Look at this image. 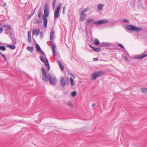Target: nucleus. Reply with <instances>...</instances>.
Returning a JSON list of instances; mask_svg holds the SVG:
<instances>
[{"mask_svg":"<svg viewBox=\"0 0 147 147\" xmlns=\"http://www.w3.org/2000/svg\"><path fill=\"white\" fill-rule=\"evenodd\" d=\"M126 27L129 30L133 31L136 32L141 31L142 30V28L136 27L133 25H126Z\"/></svg>","mask_w":147,"mask_h":147,"instance_id":"nucleus-1","label":"nucleus"},{"mask_svg":"<svg viewBox=\"0 0 147 147\" xmlns=\"http://www.w3.org/2000/svg\"><path fill=\"white\" fill-rule=\"evenodd\" d=\"M48 80H49V82L50 84L52 85H55L57 82V80L56 78L54 76H52L51 74H48Z\"/></svg>","mask_w":147,"mask_h":147,"instance_id":"nucleus-2","label":"nucleus"},{"mask_svg":"<svg viewBox=\"0 0 147 147\" xmlns=\"http://www.w3.org/2000/svg\"><path fill=\"white\" fill-rule=\"evenodd\" d=\"M104 72L102 71H99L92 74V80H96L98 77L104 75Z\"/></svg>","mask_w":147,"mask_h":147,"instance_id":"nucleus-3","label":"nucleus"},{"mask_svg":"<svg viewBox=\"0 0 147 147\" xmlns=\"http://www.w3.org/2000/svg\"><path fill=\"white\" fill-rule=\"evenodd\" d=\"M41 70L42 71V80L45 82H46L48 81V74L47 75L46 70L44 67H42L41 68Z\"/></svg>","mask_w":147,"mask_h":147,"instance_id":"nucleus-4","label":"nucleus"},{"mask_svg":"<svg viewBox=\"0 0 147 147\" xmlns=\"http://www.w3.org/2000/svg\"><path fill=\"white\" fill-rule=\"evenodd\" d=\"M61 7V4H60L59 5V6L56 7V9L54 11V18L55 19L57 18L59 16V12L60 9V7Z\"/></svg>","mask_w":147,"mask_h":147,"instance_id":"nucleus-5","label":"nucleus"},{"mask_svg":"<svg viewBox=\"0 0 147 147\" xmlns=\"http://www.w3.org/2000/svg\"><path fill=\"white\" fill-rule=\"evenodd\" d=\"M44 13L45 17H48L49 15V8L47 3L45 6L44 7Z\"/></svg>","mask_w":147,"mask_h":147,"instance_id":"nucleus-6","label":"nucleus"},{"mask_svg":"<svg viewBox=\"0 0 147 147\" xmlns=\"http://www.w3.org/2000/svg\"><path fill=\"white\" fill-rule=\"evenodd\" d=\"M109 20H100L98 21H95L94 22L95 24L100 25L101 24H103L108 22Z\"/></svg>","mask_w":147,"mask_h":147,"instance_id":"nucleus-7","label":"nucleus"},{"mask_svg":"<svg viewBox=\"0 0 147 147\" xmlns=\"http://www.w3.org/2000/svg\"><path fill=\"white\" fill-rule=\"evenodd\" d=\"M60 81L61 83V86L63 88H64L66 84V82L65 80L64 77H62L61 78H60Z\"/></svg>","mask_w":147,"mask_h":147,"instance_id":"nucleus-8","label":"nucleus"},{"mask_svg":"<svg viewBox=\"0 0 147 147\" xmlns=\"http://www.w3.org/2000/svg\"><path fill=\"white\" fill-rule=\"evenodd\" d=\"M42 19L43 20L44 22V27L46 28L47 27V20L45 16L43 15L42 16Z\"/></svg>","mask_w":147,"mask_h":147,"instance_id":"nucleus-9","label":"nucleus"},{"mask_svg":"<svg viewBox=\"0 0 147 147\" xmlns=\"http://www.w3.org/2000/svg\"><path fill=\"white\" fill-rule=\"evenodd\" d=\"M86 18V15L84 13L81 12L80 16V21H83Z\"/></svg>","mask_w":147,"mask_h":147,"instance_id":"nucleus-10","label":"nucleus"},{"mask_svg":"<svg viewBox=\"0 0 147 147\" xmlns=\"http://www.w3.org/2000/svg\"><path fill=\"white\" fill-rule=\"evenodd\" d=\"M147 57V54H145L142 55L141 56L138 55L135 56L134 58L136 59H142L144 58Z\"/></svg>","mask_w":147,"mask_h":147,"instance_id":"nucleus-11","label":"nucleus"},{"mask_svg":"<svg viewBox=\"0 0 147 147\" xmlns=\"http://www.w3.org/2000/svg\"><path fill=\"white\" fill-rule=\"evenodd\" d=\"M2 26L5 28L6 30H11V25H9L4 24Z\"/></svg>","mask_w":147,"mask_h":147,"instance_id":"nucleus-12","label":"nucleus"},{"mask_svg":"<svg viewBox=\"0 0 147 147\" xmlns=\"http://www.w3.org/2000/svg\"><path fill=\"white\" fill-rule=\"evenodd\" d=\"M45 63L46 66L48 68L47 71H49L50 68L48 60L46 57L45 58Z\"/></svg>","mask_w":147,"mask_h":147,"instance_id":"nucleus-13","label":"nucleus"},{"mask_svg":"<svg viewBox=\"0 0 147 147\" xmlns=\"http://www.w3.org/2000/svg\"><path fill=\"white\" fill-rule=\"evenodd\" d=\"M55 33V31L53 30V28H52L50 33V38L51 40H52L53 39V35Z\"/></svg>","mask_w":147,"mask_h":147,"instance_id":"nucleus-14","label":"nucleus"},{"mask_svg":"<svg viewBox=\"0 0 147 147\" xmlns=\"http://www.w3.org/2000/svg\"><path fill=\"white\" fill-rule=\"evenodd\" d=\"M137 6L139 8H142L143 7L142 3L141 0H138V3L137 4Z\"/></svg>","mask_w":147,"mask_h":147,"instance_id":"nucleus-15","label":"nucleus"},{"mask_svg":"<svg viewBox=\"0 0 147 147\" xmlns=\"http://www.w3.org/2000/svg\"><path fill=\"white\" fill-rule=\"evenodd\" d=\"M52 51L53 55L54 56H56V54L55 53V49L56 48V45L54 44L52 45Z\"/></svg>","mask_w":147,"mask_h":147,"instance_id":"nucleus-16","label":"nucleus"},{"mask_svg":"<svg viewBox=\"0 0 147 147\" xmlns=\"http://www.w3.org/2000/svg\"><path fill=\"white\" fill-rule=\"evenodd\" d=\"M33 33H32L33 35L34 34L35 35H38L39 33L40 32V30L38 29H36L35 30V31H34V29L33 30Z\"/></svg>","mask_w":147,"mask_h":147,"instance_id":"nucleus-17","label":"nucleus"},{"mask_svg":"<svg viewBox=\"0 0 147 147\" xmlns=\"http://www.w3.org/2000/svg\"><path fill=\"white\" fill-rule=\"evenodd\" d=\"M94 44L96 46H98L100 44L99 40L97 38H95L94 40Z\"/></svg>","mask_w":147,"mask_h":147,"instance_id":"nucleus-18","label":"nucleus"},{"mask_svg":"<svg viewBox=\"0 0 147 147\" xmlns=\"http://www.w3.org/2000/svg\"><path fill=\"white\" fill-rule=\"evenodd\" d=\"M92 50L95 52H98L100 51L101 49L99 48L94 47H92Z\"/></svg>","mask_w":147,"mask_h":147,"instance_id":"nucleus-19","label":"nucleus"},{"mask_svg":"<svg viewBox=\"0 0 147 147\" xmlns=\"http://www.w3.org/2000/svg\"><path fill=\"white\" fill-rule=\"evenodd\" d=\"M36 46L37 51L39 52L41 50L40 47L38 44H36Z\"/></svg>","mask_w":147,"mask_h":147,"instance_id":"nucleus-20","label":"nucleus"},{"mask_svg":"<svg viewBox=\"0 0 147 147\" xmlns=\"http://www.w3.org/2000/svg\"><path fill=\"white\" fill-rule=\"evenodd\" d=\"M28 42H30L31 41L30 32V31H28Z\"/></svg>","mask_w":147,"mask_h":147,"instance_id":"nucleus-21","label":"nucleus"},{"mask_svg":"<svg viewBox=\"0 0 147 147\" xmlns=\"http://www.w3.org/2000/svg\"><path fill=\"white\" fill-rule=\"evenodd\" d=\"M104 6V5L103 4H99L98 5V9L99 10H101L102 9Z\"/></svg>","mask_w":147,"mask_h":147,"instance_id":"nucleus-22","label":"nucleus"},{"mask_svg":"<svg viewBox=\"0 0 147 147\" xmlns=\"http://www.w3.org/2000/svg\"><path fill=\"white\" fill-rule=\"evenodd\" d=\"M103 44H104V47H106L107 46H111L112 44L110 43L106 42H103Z\"/></svg>","mask_w":147,"mask_h":147,"instance_id":"nucleus-23","label":"nucleus"},{"mask_svg":"<svg viewBox=\"0 0 147 147\" xmlns=\"http://www.w3.org/2000/svg\"><path fill=\"white\" fill-rule=\"evenodd\" d=\"M58 63L59 66L60 68H61V70H63L64 69V67L63 66V65L62 64V63L61 62L58 61Z\"/></svg>","mask_w":147,"mask_h":147,"instance_id":"nucleus-24","label":"nucleus"},{"mask_svg":"<svg viewBox=\"0 0 147 147\" xmlns=\"http://www.w3.org/2000/svg\"><path fill=\"white\" fill-rule=\"evenodd\" d=\"M70 80L71 85L72 86H74L75 85V83L74 82V80L71 77H70Z\"/></svg>","mask_w":147,"mask_h":147,"instance_id":"nucleus-25","label":"nucleus"},{"mask_svg":"<svg viewBox=\"0 0 147 147\" xmlns=\"http://www.w3.org/2000/svg\"><path fill=\"white\" fill-rule=\"evenodd\" d=\"M38 16L39 18H40L42 14V10L41 9H39L38 11Z\"/></svg>","mask_w":147,"mask_h":147,"instance_id":"nucleus-26","label":"nucleus"},{"mask_svg":"<svg viewBox=\"0 0 147 147\" xmlns=\"http://www.w3.org/2000/svg\"><path fill=\"white\" fill-rule=\"evenodd\" d=\"M30 52H32L34 50L33 47H28L26 48Z\"/></svg>","mask_w":147,"mask_h":147,"instance_id":"nucleus-27","label":"nucleus"},{"mask_svg":"<svg viewBox=\"0 0 147 147\" xmlns=\"http://www.w3.org/2000/svg\"><path fill=\"white\" fill-rule=\"evenodd\" d=\"M68 106L72 108L73 107V105L72 104L71 101H69L67 103Z\"/></svg>","mask_w":147,"mask_h":147,"instance_id":"nucleus-28","label":"nucleus"},{"mask_svg":"<svg viewBox=\"0 0 147 147\" xmlns=\"http://www.w3.org/2000/svg\"><path fill=\"white\" fill-rule=\"evenodd\" d=\"M76 94L77 92L76 91H73L71 93V96L73 97H75L76 96Z\"/></svg>","mask_w":147,"mask_h":147,"instance_id":"nucleus-29","label":"nucleus"},{"mask_svg":"<svg viewBox=\"0 0 147 147\" xmlns=\"http://www.w3.org/2000/svg\"><path fill=\"white\" fill-rule=\"evenodd\" d=\"M141 91L143 93L147 92V88H141Z\"/></svg>","mask_w":147,"mask_h":147,"instance_id":"nucleus-30","label":"nucleus"},{"mask_svg":"<svg viewBox=\"0 0 147 147\" xmlns=\"http://www.w3.org/2000/svg\"><path fill=\"white\" fill-rule=\"evenodd\" d=\"M8 47H9L10 48L12 49H15V46L14 45H9L7 46Z\"/></svg>","mask_w":147,"mask_h":147,"instance_id":"nucleus-31","label":"nucleus"},{"mask_svg":"<svg viewBox=\"0 0 147 147\" xmlns=\"http://www.w3.org/2000/svg\"><path fill=\"white\" fill-rule=\"evenodd\" d=\"M0 49L2 50L3 51H4L6 50V48L4 46H0Z\"/></svg>","mask_w":147,"mask_h":147,"instance_id":"nucleus-32","label":"nucleus"},{"mask_svg":"<svg viewBox=\"0 0 147 147\" xmlns=\"http://www.w3.org/2000/svg\"><path fill=\"white\" fill-rule=\"evenodd\" d=\"M89 9V8L88 7L86 8L83 10H82L81 12H82V13H84L85 12L87 11Z\"/></svg>","mask_w":147,"mask_h":147,"instance_id":"nucleus-33","label":"nucleus"},{"mask_svg":"<svg viewBox=\"0 0 147 147\" xmlns=\"http://www.w3.org/2000/svg\"><path fill=\"white\" fill-rule=\"evenodd\" d=\"M40 59L41 60V61L43 62V63H45V61L44 60L43 57L42 56H40Z\"/></svg>","mask_w":147,"mask_h":147,"instance_id":"nucleus-34","label":"nucleus"},{"mask_svg":"<svg viewBox=\"0 0 147 147\" xmlns=\"http://www.w3.org/2000/svg\"><path fill=\"white\" fill-rule=\"evenodd\" d=\"M88 40L86 41L87 42V45H88V46L90 47L91 48H92V44H91V42H88Z\"/></svg>","mask_w":147,"mask_h":147,"instance_id":"nucleus-35","label":"nucleus"},{"mask_svg":"<svg viewBox=\"0 0 147 147\" xmlns=\"http://www.w3.org/2000/svg\"><path fill=\"white\" fill-rule=\"evenodd\" d=\"M34 12H35V10L34 11H33V12L32 13V14L31 15H29V16L27 18V19L28 20H29L31 17L34 14Z\"/></svg>","mask_w":147,"mask_h":147,"instance_id":"nucleus-36","label":"nucleus"},{"mask_svg":"<svg viewBox=\"0 0 147 147\" xmlns=\"http://www.w3.org/2000/svg\"><path fill=\"white\" fill-rule=\"evenodd\" d=\"M56 3V0H53V8H55V5Z\"/></svg>","mask_w":147,"mask_h":147,"instance_id":"nucleus-37","label":"nucleus"},{"mask_svg":"<svg viewBox=\"0 0 147 147\" xmlns=\"http://www.w3.org/2000/svg\"><path fill=\"white\" fill-rule=\"evenodd\" d=\"M42 22V20L41 19H40L38 20H37V22H36V23H37L38 24H39L40 23H41Z\"/></svg>","mask_w":147,"mask_h":147,"instance_id":"nucleus-38","label":"nucleus"},{"mask_svg":"<svg viewBox=\"0 0 147 147\" xmlns=\"http://www.w3.org/2000/svg\"><path fill=\"white\" fill-rule=\"evenodd\" d=\"M118 45L119 47H120L121 48H123L124 49H125L124 47L120 43H118Z\"/></svg>","mask_w":147,"mask_h":147,"instance_id":"nucleus-39","label":"nucleus"},{"mask_svg":"<svg viewBox=\"0 0 147 147\" xmlns=\"http://www.w3.org/2000/svg\"><path fill=\"white\" fill-rule=\"evenodd\" d=\"M92 22V19H91L90 20L89 19H87L86 22V23H88L90 22Z\"/></svg>","mask_w":147,"mask_h":147,"instance_id":"nucleus-40","label":"nucleus"},{"mask_svg":"<svg viewBox=\"0 0 147 147\" xmlns=\"http://www.w3.org/2000/svg\"><path fill=\"white\" fill-rule=\"evenodd\" d=\"M39 52L41 53L43 55L45 56V58L46 57V55L42 50Z\"/></svg>","mask_w":147,"mask_h":147,"instance_id":"nucleus-41","label":"nucleus"},{"mask_svg":"<svg viewBox=\"0 0 147 147\" xmlns=\"http://www.w3.org/2000/svg\"><path fill=\"white\" fill-rule=\"evenodd\" d=\"M123 21L125 22L128 23L129 22V20L127 19H124L123 20Z\"/></svg>","mask_w":147,"mask_h":147,"instance_id":"nucleus-42","label":"nucleus"},{"mask_svg":"<svg viewBox=\"0 0 147 147\" xmlns=\"http://www.w3.org/2000/svg\"><path fill=\"white\" fill-rule=\"evenodd\" d=\"M40 35L41 38H42L43 36V33L42 32H41L40 33Z\"/></svg>","mask_w":147,"mask_h":147,"instance_id":"nucleus-43","label":"nucleus"},{"mask_svg":"<svg viewBox=\"0 0 147 147\" xmlns=\"http://www.w3.org/2000/svg\"><path fill=\"white\" fill-rule=\"evenodd\" d=\"M66 10V8L65 7H63V13L64 14V13L65 11Z\"/></svg>","mask_w":147,"mask_h":147,"instance_id":"nucleus-44","label":"nucleus"},{"mask_svg":"<svg viewBox=\"0 0 147 147\" xmlns=\"http://www.w3.org/2000/svg\"><path fill=\"white\" fill-rule=\"evenodd\" d=\"M98 58H94L93 59V60L94 61H97L98 60Z\"/></svg>","mask_w":147,"mask_h":147,"instance_id":"nucleus-45","label":"nucleus"},{"mask_svg":"<svg viewBox=\"0 0 147 147\" xmlns=\"http://www.w3.org/2000/svg\"><path fill=\"white\" fill-rule=\"evenodd\" d=\"M3 31V28H0V33H2Z\"/></svg>","mask_w":147,"mask_h":147,"instance_id":"nucleus-46","label":"nucleus"},{"mask_svg":"<svg viewBox=\"0 0 147 147\" xmlns=\"http://www.w3.org/2000/svg\"><path fill=\"white\" fill-rule=\"evenodd\" d=\"M123 58H124V59L127 61H128L129 60V59H128L127 58V57H126V56H124L123 57Z\"/></svg>","mask_w":147,"mask_h":147,"instance_id":"nucleus-47","label":"nucleus"},{"mask_svg":"<svg viewBox=\"0 0 147 147\" xmlns=\"http://www.w3.org/2000/svg\"><path fill=\"white\" fill-rule=\"evenodd\" d=\"M104 45L103 43L102 44H100V45H99V47H104Z\"/></svg>","mask_w":147,"mask_h":147,"instance_id":"nucleus-48","label":"nucleus"},{"mask_svg":"<svg viewBox=\"0 0 147 147\" xmlns=\"http://www.w3.org/2000/svg\"><path fill=\"white\" fill-rule=\"evenodd\" d=\"M37 19H35L34 20V23L35 24H37L36 23L37 21Z\"/></svg>","mask_w":147,"mask_h":147,"instance_id":"nucleus-49","label":"nucleus"},{"mask_svg":"<svg viewBox=\"0 0 147 147\" xmlns=\"http://www.w3.org/2000/svg\"><path fill=\"white\" fill-rule=\"evenodd\" d=\"M1 56H2V57L4 58V59L5 58V55L3 54H1Z\"/></svg>","mask_w":147,"mask_h":147,"instance_id":"nucleus-50","label":"nucleus"},{"mask_svg":"<svg viewBox=\"0 0 147 147\" xmlns=\"http://www.w3.org/2000/svg\"><path fill=\"white\" fill-rule=\"evenodd\" d=\"M14 40H13V42H14V44H16V40H15V38H14Z\"/></svg>","mask_w":147,"mask_h":147,"instance_id":"nucleus-51","label":"nucleus"},{"mask_svg":"<svg viewBox=\"0 0 147 147\" xmlns=\"http://www.w3.org/2000/svg\"><path fill=\"white\" fill-rule=\"evenodd\" d=\"M14 40H13V42H14V44H16V40H15V38H14Z\"/></svg>","mask_w":147,"mask_h":147,"instance_id":"nucleus-52","label":"nucleus"},{"mask_svg":"<svg viewBox=\"0 0 147 147\" xmlns=\"http://www.w3.org/2000/svg\"><path fill=\"white\" fill-rule=\"evenodd\" d=\"M96 105V104L95 103L92 104V107H94Z\"/></svg>","mask_w":147,"mask_h":147,"instance_id":"nucleus-53","label":"nucleus"},{"mask_svg":"<svg viewBox=\"0 0 147 147\" xmlns=\"http://www.w3.org/2000/svg\"><path fill=\"white\" fill-rule=\"evenodd\" d=\"M4 59V60H5V61H7V59H6V57H5V58Z\"/></svg>","mask_w":147,"mask_h":147,"instance_id":"nucleus-54","label":"nucleus"},{"mask_svg":"<svg viewBox=\"0 0 147 147\" xmlns=\"http://www.w3.org/2000/svg\"><path fill=\"white\" fill-rule=\"evenodd\" d=\"M6 3H5V4L4 5H3V6H4V7H5V6H6Z\"/></svg>","mask_w":147,"mask_h":147,"instance_id":"nucleus-55","label":"nucleus"},{"mask_svg":"<svg viewBox=\"0 0 147 147\" xmlns=\"http://www.w3.org/2000/svg\"><path fill=\"white\" fill-rule=\"evenodd\" d=\"M0 54L1 55V54H2V53L1 52H0Z\"/></svg>","mask_w":147,"mask_h":147,"instance_id":"nucleus-56","label":"nucleus"},{"mask_svg":"<svg viewBox=\"0 0 147 147\" xmlns=\"http://www.w3.org/2000/svg\"><path fill=\"white\" fill-rule=\"evenodd\" d=\"M1 23H0V26L1 25Z\"/></svg>","mask_w":147,"mask_h":147,"instance_id":"nucleus-57","label":"nucleus"},{"mask_svg":"<svg viewBox=\"0 0 147 147\" xmlns=\"http://www.w3.org/2000/svg\"><path fill=\"white\" fill-rule=\"evenodd\" d=\"M90 39H91V40H92V38H90Z\"/></svg>","mask_w":147,"mask_h":147,"instance_id":"nucleus-58","label":"nucleus"},{"mask_svg":"<svg viewBox=\"0 0 147 147\" xmlns=\"http://www.w3.org/2000/svg\"><path fill=\"white\" fill-rule=\"evenodd\" d=\"M51 43H52V41H51Z\"/></svg>","mask_w":147,"mask_h":147,"instance_id":"nucleus-59","label":"nucleus"},{"mask_svg":"<svg viewBox=\"0 0 147 147\" xmlns=\"http://www.w3.org/2000/svg\"><path fill=\"white\" fill-rule=\"evenodd\" d=\"M94 20L92 19V21H93Z\"/></svg>","mask_w":147,"mask_h":147,"instance_id":"nucleus-60","label":"nucleus"},{"mask_svg":"<svg viewBox=\"0 0 147 147\" xmlns=\"http://www.w3.org/2000/svg\"><path fill=\"white\" fill-rule=\"evenodd\" d=\"M73 77H74V78H75V76H73Z\"/></svg>","mask_w":147,"mask_h":147,"instance_id":"nucleus-61","label":"nucleus"}]
</instances>
